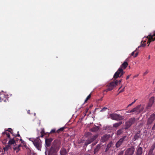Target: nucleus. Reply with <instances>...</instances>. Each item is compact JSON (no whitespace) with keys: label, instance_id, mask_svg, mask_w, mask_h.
Returning <instances> with one entry per match:
<instances>
[{"label":"nucleus","instance_id":"nucleus-1","mask_svg":"<svg viewBox=\"0 0 155 155\" xmlns=\"http://www.w3.org/2000/svg\"><path fill=\"white\" fill-rule=\"evenodd\" d=\"M40 134L41 136L40 137L39 136L37 137L36 138H29V140L32 142L33 144L37 149L40 150H41V147L42 142L41 140L39 139V137H43L45 134L44 129H42Z\"/></svg>","mask_w":155,"mask_h":155},{"label":"nucleus","instance_id":"nucleus-2","mask_svg":"<svg viewBox=\"0 0 155 155\" xmlns=\"http://www.w3.org/2000/svg\"><path fill=\"white\" fill-rule=\"evenodd\" d=\"M85 136L87 137H88L87 140L84 143L85 145L87 146L95 140L97 137L98 135L97 134L92 135L91 133L88 132L85 133Z\"/></svg>","mask_w":155,"mask_h":155},{"label":"nucleus","instance_id":"nucleus-3","mask_svg":"<svg viewBox=\"0 0 155 155\" xmlns=\"http://www.w3.org/2000/svg\"><path fill=\"white\" fill-rule=\"evenodd\" d=\"M4 133L6 134V137H7L8 138L4 139L3 141H5V142H7L8 139H9V141L7 144L9 145L12 147L15 145H16V142L15 139V137H13V138H11L10 134H9L8 133H7V132Z\"/></svg>","mask_w":155,"mask_h":155},{"label":"nucleus","instance_id":"nucleus-4","mask_svg":"<svg viewBox=\"0 0 155 155\" xmlns=\"http://www.w3.org/2000/svg\"><path fill=\"white\" fill-rule=\"evenodd\" d=\"M155 120V114H151L150 117L147 119V122L146 127L147 129H150L151 127L150 125Z\"/></svg>","mask_w":155,"mask_h":155},{"label":"nucleus","instance_id":"nucleus-5","mask_svg":"<svg viewBox=\"0 0 155 155\" xmlns=\"http://www.w3.org/2000/svg\"><path fill=\"white\" fill-rule=\"evenodd\" d=\"M135 121L136 119L135 118L132 117L130 118L125 123L124 129L125 130L128 129L132 124H134Z\"/></svg>","mask_w":155,"mask_h":155},{"label":"nucleus","instance_id":"nucleus-6","mask_svg":"<svg viewBox=\"0 0 155 155\" xmlns=\"http://www.w3.org/2000/svg\"><path fill=\"white\" fill-rule=\"evenodd\" d=\"M110 116L112 119L116 120H121L124 118V116L115 113L111 114Z\"/></svg>","mask_w":155,"mask_h":155},{"label":"nucleus","instance_id":"nucleus-7","mask_svg":"<svg viewBox=\"0 0 155 155\" xmlns=\"http://www.w3.org/2000/svg\"><path fill=\"white\" fill-rule=\"evenodd\" d=\"M114 82L112 81L109 84H108L107 86L108 87L109 90H112L117 85L118 81L117 80H114Z\"/></svg>","mask_w":155,"mask_h":155},{"label":"nucleus","instance_id":"nucleus-8","mask_svg":"<svg viewBox=\"0 0 155 155\" xmlns=\"http://www.w3.org/2000/svg\"><path fill=\"white\" fill-rule=\"evenodd\" d=\"M127 136H125L123 137L120 138L116 143L115 145L116 147L118 148L119 147L120 145L124 143V141H126L127 140V139H126Z\"/></svg>","mask_w":155,"mask_h":155},{"label":"nucleus","instance_id":"nucleus-9","mask_svg":"<svg viewBox=\"0 0 155 155\" xmlns=\"http://www.w3.org/2000/svg\"><path fill=\"white\" fill-rule=\"evenodd\" d=\"M135 151L134 148L133 147L128 148L125 152L124 155H133Z\"/></svg>","mask_w":155,"mask_h":155},{"label":"nucleus","instance_id":"nucleus-10","mask_svg":"<svg viewBox=\"0 0 155 155\" xmlns=\"http://www.w3.org/2000/svg\"><path fill=\"white\" fill-rule=\"evenodd\" d=\"M58 148L57 146L53 145L50 150V153L51 155H56Z\"/></svg>","mask_w":155,"mask_h":155},{"label":"nucleus","instance_id":"nucleus-11","mask_svg":"<svg viewBox=\"0 0 155 155\" xmlns=\"http://www.w3.org/2000/svg\"><path fill=\"white\" fill-rule=\"evenodd\" d=\"M121 71L122 69H121V68H119L117 71L115 72L113 77L114 80H116V79L118 78H120V75Z\"/></svg>","mask_w":155,"mask_h":155},{"label":"nucleus","instance_id":"nucleus-12","mask_svg":"<svg viewBox=\"0 0 155 155\" xmlns=\"http://www.w3.org/2000/svg\"><path fill=\"white\" fill-rule=\"evenodd\" d=\"M8 96L4 94H2L0 95V100L1 102H7L8 101Z\"/></svg>","mask_w":155,"mask_h":155},{"label":"nucleus","instance_id":"nucleus-13","mask_svg":"<svg viewBox=\"0 0 155 155\" xmlns=\"http://www.w3.org/2000/svg\"><path fill=\"white\" fill-rule=\"evenodd\" d=\"M154 101V97H151L150 100L147 106V109H149L151 107L153 104Z\"/></svg>","mask_w":155,"mask_h":155},{"label":"nucleus","instance_id":"nucleus-14","mask_svg":"<svg viewBox=\"0 0 155 155\" xmlns=\"http://www.w3.org/2000/svg\"><path fill=\"white\" fill-rule=\"evenodd\" d=\"M143 153L142 148L140 147H138L136 150V155H142Z\"/></svg>","mask_w":155,"mask_h":155},{"label":"nucleus","instance_id":"nucleus-15","mask_svg":"<svg viewBox=\"0 0 155 155\" xmlns=\"http://www.w3.org/2000/svg\"><path fill=\"white\" fill-rule=\"evenodd\" d=\"M140 107H141L140 105H139L137 106L136 107L132 109L129 112L132 113V112H135V111L140 112V110L139 109H140Z\"/></svg>","mask_w":155,"mask_h":155},{"label":"nucleus","instance_id":"nucleus-16","mask_svg":"<svg viewBox=\"0 0 155 155\" xmlns=\"http://www.w3.org/2000/svg\"><path fill=\"white\" fill-rule=\"evenodd\" d=\"M109 138V136L107 135H105L103 137H102L101 139V142H104L108 140Z\"/></svg>","mask_w":155,"mask_h":155},{"label":"nucleus","instance_id":"nucleus-17","mask_svg":"<svg viewBox=\"0 0 155 155\" xmlns=\"http://www.w3.org/2000/svg\"><path fill=\"white\" fill-rule=\"evenodd\" d=\"M155 148V145H152L150 150H149L148 153L147 155H154L153 153V151Z\"/></svg>","mask_w":155,"mask_h":155},{"label":"nucleus","instance_id":"nucleus-18","mask_svg":"<svg viewBox=\"0 0 155 155\" xmlns=\"http://www.w3.org/2000/svg\"><path fill=\"white\" fill-rule=\"evenodd\" d=\"M13 136H15V137H19L20 138V141H21V143H22L24 145L25 144V142L24 141H23L22 139H21V137L20 136V135L19 134V131H18L17 134L14 135L13 134Z\"/></svg>","mask_w":155,"mask_h":155},{"label":"nucleus","instance_id":"nucleus-19","mask_svg":"<svg viewBox=\"0 0 155 155\" xmlns=\"http://www.w3.org/2000/svg\"><path fill=\"white\" fill-rule=\"evenodd\" d=\"M113 144V142L112 141L109 143L106 146L105 152H107L109 150V149L112 146Z\"/></svg>","mask_w":155,"mask_h":155},{"label":"nucleus","instance_id":"nucleus-20","mask_svg":"<svg viewBox=\"0 0 155 155\" xmlns=\"http://www.w3.org/2000/svg\"><path fill=\"white\" fill-rule=\"evenodd\" d=\"M141 45L140 46H139L134 51L136 52V51L138 50L139 48L140 47H144L145 45H146V41L145 40H142L141 41Z\"/></svg>","mask_w":155,"mask_h":155},{"label":"nucleus","instance_id":"nucleus-21","mask_svg":"<svg viewBox=\"0 0 155 155\" xmlns=\"http://www.w3.org/2000/svg\"><path fill=\"white\" fill-rule=\"evenodd\" d=\"M12 148L14 151H16V153H18L20 150V148H18L16 144L12 147Z\"/></svg>","mask_w":155,"mask_h":155},{"label":"nucleus","instance_id":"nucleus-22","mask_svg":"<svg viewBox=\"0 0 155 155\" xmlns=\"http://www.w3.org/2000/svg\"><path fill=\"white\" fill-rule=\"evenodd\" d=\"M7 132V133H8L9 134H10L9 132L10 133L12 134V135H13V132L11 128H9L8 129V130H5V131L4 132H3L2 133V134L3 135H4V136L5 135H6V134L4 133H5V132Z\"/></svg>","mask_w":155,"mask_h":155},{"label":"nucleus","instance_id":"nucleus-23","mask_svg":"<svg viewBox=\"0 0 155 155\" xmlns=\"http://www.w3.org/2000/svg\"><path fill=\"white\" fill-rule=\"evenodd\" d=\"M51 138L46 139H45V144L47 147H49L52 141Z\"/></svg>","mask_w":155,"mask_h":155},{"label":"nucleus","instance_id":"nucleus-24","mask_svg":"<svg viewBox=\"0 0 155 155\" xmlns=\"http://www.w3.org/2000/svg\"><path fill=\"white\" fill-rule=\"evenodd\" d=\"M128 65V63L127 62L124 61L120 66V68H121V69H124L126 68Z\"/></svg>","mask_w":155,"mask_h":155},{"label":"nucleus","instance_id":"nucleus-25","mask_svg":"<svg viewBox=\"0 0 155 155\" xmlns=\"http://www.w3.org/2000/svg\"><path fill=\"white\" fill-rule=\"evenodd\" d=\"M12 149V147L9 144L6 145L5 147L3 148V150L5 152L7 151V152L8 150L9 149Z\"/></svg>","mask_w":155,"mask_h":155},{"label":"nucleus","instance_id":"nucleus-26","mask_svg":"<svg viewBox=\"0 0 155 155\" xmlns=\"http://www.w3.org/2000/svg\"><path fill=\"white\" fill-rule=\"evenodd\" d=\"M101 147V144H98L94 149V153L95 154L97 152V151L100 150Z\"/></svg>","mask_w":155,"mask_h":155},{"label":"nucleus","instance_id":"nucleus-27","mask_svg":"<svg viewBox=\"0 0 155 155\" xmlns=\"http://www.w3.org/2000/svg\"><path fill=\"white\" fill-rule=\"evenodd\" d=\"M147 39H155V33H150L147 37Z\"/></svg>","mask_w":155,"mask_h":155},{"label":"nucleus","instance_id":"nucleus-28","mask_svg":"<svg viewBox=\"0 0 155 155\" xmlns=\"http://www.w3.org/2000/svg\"><path fill=\"white\" fill-rule=\"evenodd\" d=\"M99 129L98 127L95 126L90 129V130L92 132H96Z\"/></svg>","mask_w":155,"mask_h":155},{"label":"nucleus","instance_id":"nucleus-29","mask_svg":"<svg viewBox=\"0 0 155 155\" xmlns=\"http://www.w3.org/2000/svg\"><path fill=\"white\" fill-rule=\"evenodd\" d=\"M122 124V121H119L118 123H116L113 125V127H117Z\"/></svg>","mask_w":155,"mask_h":155},{"label":"nucleus","instance_id":"nucleus-30","mask_svg":"<svg viewBox=\"0 0 155 155\" xmlns=\"http://www.w3.org/2000/svg\"><path fill=\"white\" fill-rule=\"evenodd\" d=\"M67 152L65 149H61L60 151V154L61 155H65Z\"/></svg>","mask_w":155,"mask_h":155},{"label":"nucleus","instance_id":"nucleus-31","mask_svg":"<svg viewBox=\"0 0 155 155\" xmlns=\"http://www.w3.org/2000/svg\"><path fill=\"white\" fill-rule=\"evenodd\" d=\"M140 131L137 132L134 136V138L135 140H137L140 137Z\"/></svg>","mask_w":155,"mask_h":155},{"label":"nucleus","instance_id":"nucleus-32","mask_svg":"<svg viewBox=\"0 0 155 155\" xmlns=\"http://www.w3.org/2000/svg\"><path fill=\"white\" fill-rule=\"evenodd\" d=\"M123 132V129H121L117 130V135H120Z\"/></svg>","mask_w":155,"mask_h":155},{"label":"nucleus","instance_id":"nucleus-33","mask_svg":"<svg viewBox=\"0 0 155 155\" xmlns=\"http://www.w3.org/2000/svg\"><path fill=\"white\" fill-rule=\"evenodd\" d=\"M111 129V127L109 126H107L103 127L104 130H106L107 131H108L109 130H110Z\"/></svg>","mask_w":155,"mask_h":155},{"label":"nucleus","instance_id":"nucleus-34","mask_svg":"<svg viewBox=\"0 0 155 155\" xmlns=\"http://www.w3.org/2000/svg\"><path fill=\"white\" fill-rule=\"evenodd\" d=\"M66 128V127L65 126L60 128L59 129V133L60 132H62L64 131V129Z\"/></svg>","mask_w":155,"mask_h":155},{"label":"nucleus","instance_id":"nucleus-35","mask_svg":"<svg viewBox=\"0 0 155 155\" xmlns=\"http://www.w3.org/2000/svg\"><path fill=\"white\" fill-rule=\"evenodd\" d=\"M91 94H90L86 98V99H85V101H84V103H86V102L87 101L89 100L91 97Z\"/></svg>","mask_w":155,"mask_h":155},{"label":"nucleus","instance_id":"nucleus-36","mask_svg":"<svg viewBox=\"0 0 155 155\" xmlns=\"http://www.w3.org/2000/svg\"><path fill=\"white\" fill-rule=\"evenodd\" d=\"M155 39H148V41L147 42V43L148 44V46H149V44L152 41H154Z\"/></svg>","mask_w":155,"mask_h":155},{"label":"nucleus","instance_id":"nucleus-37","mask_svg":"<svg viewBox=\"0 0 155 155\" xmlns=\"http://www.w3.org/2000/svg\"><path fill=\"white\" fill-rule=\"evenodd\" d=\"M124 151H121L118 153L117 155H124Z\"/></svg>","mask_w":155,"mask_h":155},{"label":"nucleus","instance_id":"nucleus-38","mask_svg":"<svg viewBox=\"0 0 155 155\" xmlns=\"http://www.w3.org/2000/svg\"><path fill=\"white\" fill-rule=\"evenodd\" d=\"M124 72L123 71V69H122V71L120 73V77H121L122 76L124 73Z\"/></svg>","mask_w":155,"mask_h":155},{"label":"nucleus","instance_id":"nucleus-39","mask_svg":"<svg viewBox=\"0 0 155 155\" xmlns=\"http://www.w3.org/2000/svg\"><path fill=\"white\" fill-rule=\"evenodd\" d=\"M125 87H124L122 89H121L117 95H118L120 93L124 91V89H125Z\"/></svg>","mask_w":155,"mask_h":155},{"label":"nucleus","instance_id":"nucleus-40","mask_svg":"<svg viewBox=\"0 0 155 155\" xmlns=\"http://www.w3.org/2000/svg\"><path fill=\"white\" fill-rule=\"evenodd\" d=\"M136 100H134V101L133 102H132L131 104H129L128 105V107H129V106H131V105H132L136 101Z\"/></svg>","mask_w":155,"mask_h":155},{"label":"nucleus","instance_id":"nucleus-41","mask_svg":"<svg viewBox=\"0 0 155 155\" xmlns=\"http://www.w3.org/2000/svg\"><path fill=\"white\" fill-rule=\"evenodd\" d=\"M149 71L148 70H147L145 72H144L143 74V75L145 76L148 73Z\"/></svg>","mask_w":155,"mask_h":155},{"label":"nucleus","instance_id":"nucleus-42","mask_svg":"<svg viewBox=\"0 0 155 155\" xmlns=\"http://www.w3.org/2000/svg\"><path fill=\"white\" fill-rule=\"evenodd\" d=\"M107 109V107H103L102 110H101V111H103L105 110H106V109Z\"/></svg>","mask_w":155,"mask_h":155},{"label":"nucleus","instance_id":"nucleus-43","mask_svg":"<svg viewBox=\"0 0 155 155\" xmlns=\"http://www.w3.org/2000/svg\"><path fill=\"white\" fill-rule=\"evenodd\" d=\"M55 132V129H53L52 130H51L50 132L51 133H54Z\"/></svg>","mask_w":155,"mask_h":155},{"label":"nucleus","instance_id":"nucleus-44","mask_svg":"<svg viewBox=\"0 0 155 155\" xmlns=\"http://www.w3.org/2000/svg\"><path fill=\"white\" fill-rule=\"evenodd\" d=\"M138 52H137L135 54V55L134 56V58H135L136 57H137V55H138Z\"/></svg>","mask_w":155,"mask_h":155},{"label":"nucleus","instance_id":"nucleus-45","mask_svg":"<svg viewBox=\"0 0 155 155\" xmlns=\"http://www.w3.org/2000/svg\"><path fill=\"white\" fill-rule=\"evenodd\" d=\"M14 137H15V142L16 141H18V140H19V139L17 138L16 137H15V136H14Z\"/></svg>","mask_w":155,"mask_h":155},{"label":"nucleus","instance_id":"nucleus-46","mask_svg":"<svg viewBox=\"0 0 155 155\" xmlns=\"http://www.w3.org/2000/svg\"><path fill=\"white\" fill-rule=\"evenodd\" d=\"M135 51H134L131 54V56H134V53Z\"/></svg>","mask_w":155,"mask_h":155},{"label":"nucleus","instance_id":"nucleus-47","mask_svg":"<svg viewBox=\"0 0 155 155\" xmlns=\"http://www.w3.org/2000/svg\"><path fill=\"white\" fill-rule=\"evenodd\" d=\"M109 89V88H108L107 89L105 90H104V91H106V92H107L108 91H110V90H108Z\"/></svg>","mask_w":155,"mask_h":155},{"label":"nucleus","instance_id":"nucleus-48","mask_svg":"<svg viewBox=\"0 0 155 155\" xmlns=\"http://www.w3.org/2000/svg\"><path fill=\"white\" fill-rule=\"evenodd\" d=\"M130 75H128V76H127V77L126 79H127V80L129 78V77H130Z\"/></svg>","mask_w":155,"mask_h":155},{"label":"nucleus","instance_id":"nucleus-49","mask_svg":"<svg viewBox=\"0 0 155 155\" xmlns=\"http://www.w3.org/2000/svg\"><path fill=\"white\" fill-rule=\"evenodd\" d=\"M17 145V146L18 147V148H20V147L22 146L21 144H19L18 145Z\"/></svg>","mask_w":155,"mask_h":155},{"label":"nucleus","instance_id":"nucleus-50","mask_svg":"<svg viewBox=\"0 0 155 155\" xmlns=\"http://www.w3.org/2000/svg\"><path fill=\"white\" fill-rule=\"evenodd\" d=\"M122 81V79H120V80H119L118 81V83H119V84Z\"/></svg>","mask_w":155,"mask_h":155},{"label":"nucleus","instance_id":"nucleus-51","mask_svg":"<svg viewBox=\"0 0 155 155\" xmlns=\"http://www.w3.org/2000/svg\"><path fill=\"white\" fill-rule=\"evenodd\" d=\"M30 110H28L27 111V113L29 114H30Z\"/></svg>","mask_w":155,"mask_h":155},{"label":"nucleus","instance_id":"nucleus-52","mask_svg":"<svg viewBox=\"0 0 155 155\" xmlns=\"http://www.w3.org/2000/svg\"><path fill=\"white\" fill-rule=\"evenodd\" d=\"M122 87V86H121L120 87V88H119L118 90H119L120 89H121V88Z\"/></svg>","mask_w":155,"mask_h":155},{"label":"nucleus","instance_id":"nucleus-53","mask_svg":"<svg viewBox=\"0 0 155 155\" xmlns=\"http://www.w3.org/2000/svg\"><path fill=\"white\" fill-rule=\"evenodd\" d=\"M148 58L149 59H150V55L149 56Z\"/></svg>","mask_w":155,"mask_h":155},{"label":"nucleus","instance_id":"nucleus-54","mask_svg":"<svg viewBox=\"0 0 155 155\" xmlns=\"http://www.w3.org/2000/svg\"><path fill=\"white\" fill-rule=\"evenodd\" d=\"M56 132L58 133V130H57Z\"/></svg>","mask_w":155,"mask_h":155},{"label":"nucleus","instance_id":"nucleus-55","mask_svg":"<svg viewBox=\"0 0 155 155\" xmlns=\"http://www.w3.org/2000/svg\"><path fill=\"white\" fill-rule=\"evenodd\" d=\"M58 143H59V142Z\"/></svg>","mask_w":155,"mask_h":155}]
</instances>
